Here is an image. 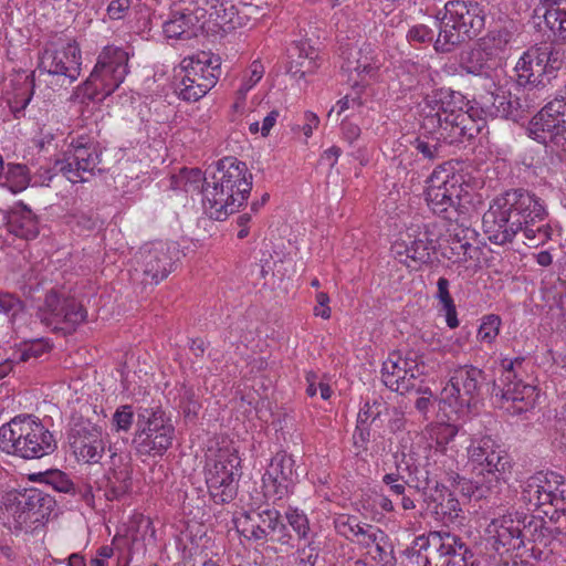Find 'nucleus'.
Wrapping results in <instances>:
<instances>
[{
	"label": "nucleus",
	"instance_id": "nucleus-24",
	"mask_svg": "<svg viewBox=\"0 0 566 566\" xmlns=\"http://www.w3.org/2000/svg\"><path fill=\"white\" fill-rule=\"evenodd\" d=\"M488 544L500 555L523 547L522 522L503 515L493 518L485 528Z\"/></svg>",
	"mask_w": 566,
	"mask_h": 566
},
{
	"label": "nucleus",
	"instance_id": "nucleus-22",
	"mask_svg": "<svg viewBox=\"0 0 566 566\" xmlns=\"http://www.w3.org/2000/svg\"><path fill=\"white\" fill-rule=\"evenodd\" d=\"M342 70L350 75L356 74L353 86L375 80L382 65L380 51L371 43H363L359 48H346L342 51Z\"/></svg>",
	"mask_w": 566,
	"mask_h": 566
},
{
	"label": "nucleus",
	"instance_id": "nucleus-21",
	"mask_svg": "<svg viewBox=\"0 0 566 566\" xmlns=\"http://www.w3.org/2000/svg\"><path fill=\"white\" fill-rule=\"evenodd\" d=\"M434 251V240L430 238L427 230L422 231L419 227L409 228L391 245V252L395 258L412 270H418L422 265L430 263Z\"/></svg>",
	"mask_w": 566,
	"mask_h": 566
},
{
	"label": "nucleus",
	"instance_id": "nucleus-36",
	"mask_svg": "<svg viewBox=\"0 0 566 566\" xmlns=\"http://www.w3.org/2000/svg\"><path fill=\"white\" fill-rule=\"evenodd\" d=\"M202 9L223 29L237 27L238 9L232 0H201Z\"/></svg>",
	"mask_w": 566,
	"mask_h": 566
},
{
	"label": "nucleus",
	"instance_id": "nucleus-30",
	"mask_svg": "<svg viewBox=\"0 0 566 566\" xmlns=\"http://www.w3.org/2000/svg\"><path fill=\"white\" fill-rule=\"evenodd\" d=\"M287 52L290 59L287 72L295 77L301 78L312 74L319 66L318 51L308 41L293 42Z\"/></svg>",
	"mask_w": 566,
	"mask_h": 566
},
{
	"label": "nucleus",
	"instance_id": "nucleus-57",
	"mask_svg": "<svg viewBox=\"0 0 566 566\" xmlns=\"http://www.w3.org/2000/svg\"><path fill=\"white\" fill-rule=\"evenodd\" d=\"M319 556V547L314 541H307L295 551V563L297 566H315Z\"/></svg>",
	"mask_w": 566,
	"mask_h": 566
},
{
	"label": "nucleus",
	"instance_id": "nucleus-31",
	"mask_svg": "<svg viewBox=\"0 0 566 566\" xmlns=\"http://www.w3.org/2000/svg\"><path fill=\"white\" fill-rule=\"evenodd\" d=\"M9 231L25 240H33L40 233L38 216L23 201H18L8 216Z\"/></svg>",
	"mask_w": 566,
	"mask_h": 566
},
{
	"label": "nucleus",
	"instance_id": "nucleus-52",
	"mask_svg": "<svg viewBox=\"0 0 566 566\" xmlns=\"http://www.w3.org/2000/svg\"><path fill=\"white\" fill-rule=\"evenodd\" d=\"M431 137H417L412 142L413 148L428 160H433L439 157L440 144L443 139H438L437 133H430Z\"/></svg>",
	"mask_w": 566,
	"mask_h": 566
},
{
	"label": "nucleus",
	"instance_id": "nucleus-51",
	"mask_svg": "<svg viewBox=\"0 0 566 566\" xmlns=\"http://www.w3.org/2000/svg\"><path fill=\"white\" fill-rule=\"evenodd\" d=\"M39 480L60 493L75 494V484L61 470H49L38 474Z\"/></svg>",
	"mask_w": 566,
	"mask_h": 566
},
{
	"label": "nucleus",
	"instance_id": "nucleus-44",
	"mask_svg": "<svg viewBox=\"0 0 566 566\" xmlns=\"http://www.w3.org/2000/svg\"><path fill=\"white\" fill-rule=\"evenodd\" d=\"M553 530L546 525L543 518L532 516L531 520L522 523V541L525 539L547 547L553 539Z\"/></svg>",
	"mask_w": 566,
	"mask_h": 566
},
{
	"label": "nucleus",
	"instance_id": "nucleus-58",
	"mask_svg": "<svg viewBox=\"0 0 566 566\" xmlns=\"http://www.w3.org/2000/svg\"><path fill=\"white\" fill-rule=\"evenodd\" d=\"M179 408L186 418H196L201 408L200 402L191 388H182Z\"/></svg>",
	"mask_w": 566,
	"mask_h": 566
},
{
	"label": "nucleus",
	"instance_id": "nucleus-14",
	"mask_svg": "<svg viewBox=\"0 0 566 566\" xmlns=\"http://www.w3.org/2000/svg\"><path fill=\"white\" fill-rule=\"evenodd\" d=\"M241 459L233 447L220 449L216 458L207 462L205 479L208 492L217 504L230 503L238 494L241 478Z\"/></svg>",
	"mask_w": 566,
	"mask_h": 566
},
{
	"label": "nucleus",
	"instance_id": "nucleus-45",
	"mask_svg": "<svg viewBox=\"0 0 566 566\" xmlns=\"http://www.w3.org/2000/svg\"><path fill=\"white\" fill-rule=\"evenodd\" d=\"M408 465L400 464L399 461H397L396 471L386 473L382 476L381 482L387 486L390 495L399 497L408 492L407 486H412L406 473V470H408Z\"/></svg>",
	"mask_w": 566,
	"mask_h": 566
},
{
	"label": "nucleus",
	"instance_id": "nucleus-62",
	"mask_svg": "<svg viewBox=\"0 0 566 566\" xmlns=\"http://www.w3.org/2000/svg\"><path fill=\"white\" fill-rule=\"evenodd\" d=\"M523 363H524L523 357L502 358L501 359L502 374H501L497 385L504 386L513 380H516V377H517L516 368H520Z\"/></svg>",
	"mask_w": 566,
	"mask_h": 566
},
{
	"label": "nucleus",
	"instance_id": "nucleus-9",
	"mask_svg": "<svg viewBox=\"0 0 566 566\" xmlns=\"http://www.w3.org/2000/svg\"><path fill=\"white\" fill-rule=\"evenodd\" d=\"M521 500L528 511L558 522L566 510V479L554 471H539L522 485Z\"/></svg>",
	"mask_w": 566,
	"mask_h": 566
},
{
	"label": "nucleus",
	"instance_id": "nucleus-50",
	"mask_svg": "<svg viewBox=\"0 0 566 566\" xmlns=\"http://www.w3.org/2000/svg\"><path fill=\"white\" fill-rule=\"evenodd\" d=\"M285 520L289 526L295 533V536L298 541H308L311 535V525L307 515L304 511L289 506L285 511Z\"/></svg>",
	"mask_w": 566,
	"mask_h": 566
},
{
	"label": "nucleus",
	"instance_id": "nucleus-33",
	"mask_svg": "<svg viewBox=\"0 0 566 566\" xmlns=\"http://www.w3.org/2000/svg\"><path fill=\"white\" fill-rule=\"evenodd\" d=\"M13 500L19 503V507L29 511L43 524L56 505L50 494L38 488L24 489L23 492L15 494Z\"/></svg>",
	"mask_w": 566,
	"mask_h": 566
},
{
	"label": "nucleus",
	"instance_id": "nucleus-38",
	"mask_svg": "<svg viewBox=\"0 0 566 566\" xmlns=\"http://www.w3.org/2000/svg\"><path fill=\"white\" fill-rule=\"evenodd\" d=\"M369 554L371 558L381 566H395L397 558L395 555V546L390 536L381 528L375 533L369 542Z\"/></svg>",
	"mask_w": 566,
	"mask_h": 566
},
{
	"label": "nucleus",
	"instance_id": "nucleus-5",
	"mask_svg": "<svg viewBox=\"0 0 566 566\" xmlns=\"http://www.w3.org/2000/svg\"><path fill=\"white\" fill-rule=\"evenodd\" d=\"M102 149L94 138L87 135L73 137L62 158L53 167H40L31 182L33 186L49 187L57 174H62L72 184L87 182L95 172H102Z\"/></svg>",
	"mask_w": 566,
	"mask_h": 566
},
{
	"label": "nucleus",
	"instance_id": "nucleus-60",
	"mask_svg": "<svg viewBox=\"0 0 566 566\" xmlns=\"http://www.w3.org/2000/svg\"><path fill=\"white\" fill-rule=\"evenodd\" d=\"M380 527L366 523L359 522L355 528L354 536L349 538V542L355 543L364 548H369V542L375 536Z\"/></svg>",
	"mask_w": 566,
	"mask_h": 566
},
{
	"label": "nucleus",
	"instance_id": "nucleus-59",
	"mask_svg": "<svg viewBox=\"0 0 566 566\" xmlns=\"http://www.w3.org/2000/svg\"><path fill=\"white\" fill-rule=\"evenodd\" d=\"M417 537L412 541L411 545L405 551L406 556L411 564L416 566H432L434 554L432 549H417Z\"/></svg>",
	"mask_w": 566,
	"mask_h": 566
},
{
	"label": "nucleus",
	"instance_id": "nucleus-46",
	"mask_svg": "<svg viewBox=\"0 0 566 566\" xmlns=\"http://www.w3.org/2000/svg\"><path fill=\"white\" fill-rule=\"evenodd\" d=\"M502 327V318L497 314H486L480 319L476 331V340L483 345L492 346Z\"/></svg>",
	"mask_w": 566,
	"mask_h": 566
},
{
	"label": "nucleus",
	"instance_id": "nucleus-47",
	"mask_svg": "<svg viewBox=\"0 0 566 566\" xmlns=\"http://www.w3.org/2000/svg\"><path fill=\"white\" fill-rule=\"evenodd\" d=\"M458 428L453 424L441 422L432 424L429 429V436L436 442V449L431 457L440 458L444 455L446 446L454 439Z\"/></svg>",
	"mask_w": 566,
	"mask_h": 566
},
{
	"label": "nucleus",
	"instance_id": "nucleus-4",
	"mask_svg": "<svg viewBox=\"0 0 566 566\" xmlns=\"http://www.w3.org/2000/svg\"><path fill=\"white\" fill-rule=\"evenodd\" d=\"M468 454L475 464V478L467 480L455 474L450 480L458 479L461 492L470 499H486L497 492L501 483H506L512 478L513 459L492 437L473 439Z\"/></svg>",
	"mask_w": 566,
	"mask_h": 566
},
{
	"label": "nucleus",
	"instance_id": "nucleus-10",
	"mask_svg": "<svg viewBox=\"0 0 566 566\" xmlns=\"http://www.w3.org/2000/svg\"><path fill=\"white\" fill-rule=\"evenodd\" d=\"M220 74L219 57L205 52L185 57L175 74V93L185 102H197L214 87Z\"/></svg>",
	"mask_w": 566,
	"mask_h": 566
},
{
	"label": "nucleus",
	"instance_id": "nucleus-18",
	"mask_svg": "<svg viewBox=\"0 0 566 566\" xmlns=\"http://www.w3.org/2000/svg\"><path fill=\"white\" fill-rule=\"evenodd\" d=\"M417 549H432L444 560L440 566H480L465 542L455 534L446 531H431L417 536ZM436 566H439L436 563Z\"/></svg>",
	"mask_w": 566,
	"mask_h": 566
},
{
	"label": "nucleus",
	"instance_id": "nucleus-63",
	"mask_svg": "<svg viewBox=\"0 0 566 566\" xmlns=\"http://www.w3.org/2000/svg\"><path fill=\"white\" fill-rule=\"evenodd\" d=\"M23 310L22 301L11 293H0V313L15 317Z\"/></svg>",
	"mask_w": 566,
	"mask_h": 566
},
{
	"label": "nucleus",
	"instance_id": "nucleus-64",
	"mask_svg": "<svg viewBox=\"0 0 566 566\" xmlns=\"http://www.w3.org/2000/svg\"><path fill=\"white\" fill-rule=\"evenodd\" d=\"M524 91L525 107L530 108L531 112L535 109L542 99H544V93H547V86H535L534 84H527Z\"/></svg>",
	"mask_w": 566,
	"mask_h": 566
},
{
	"label": "nucleus",
	"instance_id": "nucleus-6",
	"mask_svg": "<svg viewBox=\"0 0 566 566\" xmlns=\"http://www.w3.org/2000/svg\"><path fill=\"white\" fill-rule=\"evenodd\" d=\"M438 36L437 53H450L463 42L476 38L485 25L482 7L474 1L450 0L436 13Z\"/></svg>",
	"mask_w": 566,
	"mask_h": 566
},
{
	"label": "nucleus",
	"instance_id": "nucleus-25",
	"mask_svg": "<svg viewBox=\"0 0 566 566\" xmlns=\"http://www.w3.org/2000/svg\"><path fill=\"white\" fill-rule=\"evenodd\" d=\"M492 395L501 397L512 406L506 409L512 413H523L532 409L538 398L536 387L524 384L521 380H513L504 386L493 381Z\"/></svg>",
	"mask_w": 566,
	"mask_h": 566
},
{
	"label": "nucleus",
	"instance_id": "nucleus-19",
	"mask_svg": "<svg viewBox=\"0 0 566 566\" xmlns=\"http://www.w3.org/2000/svg\"><path fill=\"white\" fill-rule=\"evenodd\" d=\"M67 439L71 451L77 461L87 464L99 463L108 444L102 427L84 418L74 420Z\"/></svg>",
	"mask_w": 566,
	"mask_h": 566
},
{
	"label": "nucleus",
	"instance_id": "nucleus-27",
	"mask_svg": "<svg viewBox=\"0 0 566 566\" xmlns=\"http://www.w3.org/2000/svg\"><path fill=\"white\" fill-rule=\"evenodd\" d=\"M566 98L560 97V92L555 98L548 102L530 122L527 132L528 136L539 144L552 142L554 136L560 133H546V124H554L556 119L566 118Z\"/></svg>",
	"mask_w": 566,
	"mask_h": 566
},
{
	"label": "nucleus",
	"instance_id": "nucleus-1",
	"mask_svg": "<svg viewBox=\"0 0 566 566\" xmlns=\"http://www.w3.org/2000/svg\"><path fill=\"white\" fill-rule=\"evenodd\" d=\"M545 200L525 188H512L495 197L482 218L483 232L490 242L504 245L522 232L532 247L552 239Z\"/></svg>",
	"mask_w": 566,
	"mask_h": 566
},
{
	"label": "nucleus",
	"instance_id": "nucleus-26",
	"mask_svg": "<svg viewBox=\"0 0 566 566\" xmlns=\"http://www.w3.org/2000/svg\"><path fill=\"white\" fill-rule=\"evenodd\" d=\"M531 6L535 23L544 22L556 38L566 42V0H531Z\"/></svg>",
	"mask_w": 566,
	"mask_h": 566
},
{
	"label": "nucleus",
	"instance_id": "nucleus-29",
	"mask_svg": "<svg viewBox=\"0 0 566 566\" xmlns=\"http://www.w3.org/2000/svg\"><path fill=\"white\" fill-rule=\"evenodd\" d=\"M433 463L427 461V463L422 467L416 463V460L411 455L402 454L400 464L408 465V470H406L407 476L409 478L413 488L418 491H421L422 494L424 491H431L439 484H441V474L442 470L437 468L438 458L433 460Z\"/></svg>",
	"mask_w": 566,
	"mask_h": 566
},
{
	"label": "nucleus",
	"instance_id": "nucleus-17",
	"mask_svg": "<svg viewBox=\"0 0 566 566\" xmlns=\"http://www.w3.org/2000/svg\"><path fill=\"white\" fill-rule=\"evenodd\" d=\"M41 322L54 332L72 334L86 321L87 311L76 298L51 291L39 308Z\"/></svg>",
	"mask_w": 566,
	"mask_h": 566
},
{
	"label": "nucleus",
	"instance_id": "nucleus-34",
	"mask_svg": "<svg viewBox=\"0 0 566 566\" xmlns=\"http://www.w3.org/2000/svg\"><path fill=\"white\" fill-rule=\"evenodd\" d=\"M497 61L492 52L482 46L472 48L460 55V67L467 74L475 76H490Z\"/></svg>",
	"mask_w": 566,
	"mask_h": 566
},
{
	"label": "nucleus",
	"instance_id": "nucleus-42",
	"mask_svg": "<svg viewBox=\"0 0 566 566\" xmlns=\"http://www.w3.org/2000/svg\"><path fill=\"white\" fill-rule=\"evenodd\" d=\"M7 512L9 514L7 518V524L10 530L14 532H24L31 533L43 523H40L38 518L30 514L25 509L19 507V503L12 500V502L7 505Z\"/></svg>",
	"mask_w": 566,
	"mask_h": 566
},
{
	"label": "nucleus",
	"instance_id": "nucleus-13",
	"mask_svg": "<svg viewBox=\"0 0 566 566\" xmlns=\"http://www.w3.org/2000/svg\"><path fill=\"white\" fill-rule=\"evenodd\" d=\"M82 54L76 43L45 48L39 55V78L53 91L67 88L81 75Z\"/></svg>",
	"mask_w": 566,
	"mask_h": 566
},
{
	"label": "nucleus",
	"instance_id": "nucleus-28",
	"mask_svg": "<svg viewBox=\"0 0 566 566\" xmlns=\"http://www.w3.org/2000/svg\"><path fill=\"white\" fill-rule=\"evenodd\" d=\"M422 497L427 510L437 520L453 522L459 517L461 512L459 500L442 483L431 491H424Z\"/></svg>",
	"mask_w": 566,
	"mask_h": 566
},
{
	"label": "nucleus",
	"instance_id": "nucleus-48",
	"mask_svg": "<svg viewBox=\"0 0 566 566\" xmlns=\"http://www.w3.org/2000/svg\"><path fill=\"white\" fill-rule=\"evenodd\" d=\"M192 25L191 14L174 11L170 18L164 22L163 30L169 39H181Z\"/></svg>",
	"mask_w": 566,
	"mask_h": 566
},
{
	"label": "nucleus",
	"instance_id": "nucleus-32",
	"mask_svg": "<svg viewBox=\"0 0 566 566\" xmlns=\"http://www.w3.org/2000/svg\"><path fill=\"white\" fill-rule=\"evenodd\" d=\"M538 57L539 54H537L534 45L526 50L518 59L514 71L516 73V82L520 86H526L527 84L548 86L545 69H543Z\"/></svg>",
	"mask_w": 566,
	"mask_h": 566
},
{
	"label": "nucleus",
	"instance_id": "nucleus-2",
	"mask_svg": "<svg viewBox=\"0 0 566 566\" xmlns=\"http://www.w3.org/2000/svg\"><path fill=\"white\" fill-rule=\"evenodd\" d=\"M207 172L202 187L203 210L209 218L223 221L247 202L253 176L247 164L233 156L219 159Z\"/></svg>",
	"mask_w": 566,
	"mask_h": 566
},
{
	"label": "nucleus",
	"instance_id": "nucleus-8",
	"mask_svg": "<svg viewBox=\"0 0 566 566\" xmlns=\"http://www.w3.org/2000/svg\"><path fill=\"white\" fill-rule=\"evenodd\" d=\"M128 52L116 45H107L98 54L88 78L78 87L84 98L102 102L113 94L128 73Z\"/></svg>",
	"mask_w": 566,
	"mask_h": 566
},
{
	"label": "nucleus",
	"instance_id": "nucleus-7",
	"mask_svg": "<svg viewBox=\"0 0 566 566\" xmlns=\"http://www.w3.org/2000/svg\"><path fill=\"white\" fill-rule=\"evenodd\" d=\"M56 449L53 434L32 416H17L0 427V450L22 459H40Z\"/></svg>",
	"mask_w": 566,
	"mask_h": 566
},
{
	"label": "nucleus",
	"instance_id": "nucleus-16",
	"mask_svg": "<svg viewBox=\"0 0 566 566\" xmlns=\"http://www.w3.org/2000/svg\"><path fill=\"white\" fill-rule=\"evenodd\" d=\"M381 378L384 385L400 395L429 392L424 382V365L421 356L409 350L402 357L399 353L389 354L382 363Z\"/></svg>",
	"mask_w": 566,
	"mask_h": 566
},
{
	"label": "nucleus",
	"instance_id": "nucleus-41",
	"mask_svg": "<svg viewBox=\"0 0 566 566\" xmlns=\"http://www.w3.org/2000/svg\"><path fill=\"white\" fill-rule=\"evenodd\" d=\"M450 282L446 277H439L437 282L436 300L438 301L439 312L444 314L446 324L449 328H457L460 324L458 319L457 307L453 297L449 291Z\"/></svg>",
	"mask_w": 566,
	"mask_h": 566
},
{
	"label": "nucleus",
	"instance_id": "nucleus-61",
	"mask_svg": "<svg viewBox=\"0 0 566 566\" xmlns=\"http://www.w3.org/2000/svg\"><path fill=\"white\" fill-rule=\"evenodd\" d=\"M359 522V518L355 515L339 514L334 518V527L338 535L349 541L354 536L355 528Z\"/></svg>",
	"mask_w": 566,
	"mask_h": 566
},
{
	"label": "nucleus",
	"instance_id": "nucleus-35",
	"mask_svg": "<svg viewBox=\"0 0 566 566\" xmlns=\"http://www.w3.org/2000/svg\"><path fill=\"white\" fill-rule=\"evenodd\" d=\"M507 98L509 96L502 90L490 92L481 96V108L490 116L507 118L514 122L521 120V115L517 111H512V103Z\"/></svg>",
	"mask_w": 566,
	"mask_h": 566
},
{
	"label": "nucleus",
	"instance_id": "nucleus-3",
	"mask_svg": "<svg viewBox=\"0 0 566 566\" xmlns=\"http://www.w3.org/2000/svg\"><path fill=\"white\" fill-rule=\"evenodd\" d=\"M464 95L452 90H439L427 95L421 104V128L437 133L438 139L449 145L463 144L475 138L484 126L483 119H474L464 111Z\"/></svg>",
	"mask_w": 566,
	"mask_h": 566
},
{
	"label": "nucleus",
	"instance_id": "nucleus-56",
	"mask_svg": "<svg viewBox=\"0 0 566 566\" xmlns=\"http://www.w3.org/2000/svg\"><path fill=\"white\" fill-rule=\"evenodd\" d=\"M420 71H423V66H420L416 63H406L399 69L397 76L399 78L402 92L411 91L417 86L419 80L416 75Z\"/></svg>",
	"mask_w": 566,
	"mask_h": 566
},
{
	"label": "nucleus",
	"instance_id": "nucleus-15",
	"mask_svg": "<svg viewBox=\"0 0 566 566\" xmlns=\"http://www.w3.org/2000/svg\"><path fill=\"white\" fill-rule=\"evenodd\" d=\"M486 385L484 370L473 365L455 368L441 390L440 401L457 415L467 413L482 397Z\"/></svg>",
	"mask_w": 566,
	"mask_h": 566
},
{
	"label": "nucleus",
	"instance_id": "nucleus-12",
	"mask_svg": "<svg viewBox=\"0 0 566 566\" xmlns=\"http://www.w3.org/2000/svg\"><path fill=\"white\" fill-rule=\"evenodd\" d=\"M463 182V176L454 172L451 164L444 163L434 168L426 181L429 209L446 220H453L465 192Z\"/></svg>",
	"mask_w": 566,
	"mask_h": 566
},
{
	"label": "nucleus",
	"instance_id": "nucleus-39",
	"mask_svg": "<svg viewBox=\"0 0 566 566\" xmlns=\"http://www.w3.org/2000/svg\"><path fill=\"white\" fill-rule=\"evenodd\" d=\"M132 488L129 471L124 469H111L105 476L104 495L107 501H118L124 497Z\"/></svg>",
	"mask_w": 566,
	"mask_h": 566
},
{
	"label": "nucleus",
	"instance_id": "nucleus-23",
	"mask_svg": "<svg viewBox=\"0 0 566 566\" xmlns=\"http://www.w3.org/2000/svg\"><path fill=\"white\" fill-rule=\"evenodd\" d=\"M175 249L164 242L149 243L139 249L137 263L143 271L144 280L158 284L172 271Z\"/></svg>",
	"mask_w": 566,
	"mask_h": 566
},
{
	"label": "nucleus",
	"instance_id": "nucleus-55",
	"mask_svg": "<svg viewBox=\"0 0 566 566\" xmlns=\"http://www.w3.org/2000/svg\"><path fill=\"white\" fill-rule=\"evenodd\" d=\"M135 412L132 405H122L119 406L113 417H112V426L115 431H125L127 432L134 422Z\"/></svg>",
	"mask_w": 566,
	"mask_h": 566
},
{
	"label": "nucleus",
	"instance_id": "nucleus-40",
	"mask_svg": "<svg viewBox=\"0 0 566 566\" xmlns=\"http://www.w3.org/2000/svg\"><path fill=\"white\" fill-rule=\"evenodd\" d=\"M535 48L537 54H539V62L543 69H545V75H547L549 85L552 80L556 78L557 72L564 67V51L553 43H541L535 45Z\"/></svg>",
	"mask_w": 566,
	"mask_h": 566
},
{
	"label": "nucleus",
	"instance_id": "nucleus-49",
	"mask_svg": "<svg viewBox=\"0 0 566 566\" xmlns=\"http://www.w3.org/2000/svg\"><path fill=\"white\" fill-rule=\"evenodd\" d=\"M263 75V64L259 60L253 61L250 64L249 70L247 74L243 76L241 85L237 91V102L234 104V107L238 108L244 103L248 92L261 81Z\"/></svg>",
	"mask_w": 566,
	"mask_h": 566
},
{
	"label": "nucleus",
	"instance_id": "nucleus-53",
	"mask_svg": "<svg viewBox=\"0 0 566 566\" xmlns=\"http://www.w3.org/2000/svg\"><path fill=\"white\" fill-rule=\"evenodd\" d=\"M51 349V345L44 339H34L14 354L15 361H28L32 358L36 359L48 353Z\"/></svg>",
	"mask_w": 566,
	"mask_h": 566
},
{
	"label": "nucleus",
	"instance_id": "nucleus-54",
	"mask_svg": "<svg viewBox=\"0 0 566 566\" xmlns=\"http://www.w3.org/2000/svg\"><path fill=\"white\" fill-rule=\"evenodd\" d=\"M406 39L411 45L434 43V31L426 24L418 23L409 28Z\"/></svg>",
	"mask_w": 566,
	"mask_h": 566
},
{
	"label": "nucleus",
	"instance_id": "nucleus-37",
	"mask_svg": "<svg viewBox=\"0 0 566 566\" xmlns=\"http://www.w3.org/2000/svg\"><path fill=\"white\" fill-rule=\"evenodd\" d=\"M34 73L25 75L13 82L14 94L9 99V107L14 118H21L24 115V109L30 104L34 94Z\"/></svg>",
	"mask_w": 566,
	"mask_h": 566
},
{
	"label": "nucleus",
	"instance_id": "nucleus-43",
	"mask_svg": "<svg viewBox=\"0 0 566 566\" xmlns=\"http://www.w3.org/2000/svg\"><path fill=\"white\" fill-rule=\"evenodd\" d=\"M29 168L22 164H9L0 181V187L7 188L11 193L17 195L24 191L31 184Z\"/></svg>",
	"mask_w": 566,
	"mask_h": 566
},
{
	"label": "nucleus",
	"instance_id": "nucleus-11",
	"mask_svg": "<svg viewBox=\"0 0 566 566\" xmlns=\"http://www.w3.org/2000/svg\"><path fill=\"white\" fill-rule=\"evenodd\" d=\"M175 427L160 407L137 409L136 432L133 439L140 455L161 457L172 446Z\"/></svg>",
	"mask_w": 566,
	"mask_h": 566
},
{
	"label": "nucleus",
	"instance_id": "nucleus-20",
	"mask_svg": "<svg viewBox=\"0 0 566 566\" xmlns=\"http://www.w3.org/2000/svg\"><path fill=\"white\" fill-rule=\"evenodd\" d=\"M263 495L273 505L289 499L297 482L295 460L285 451L276 452L263 474Z\"/></svg>",
	"mask_w": 566,
	"mask_h": 566
}]
</instances>
